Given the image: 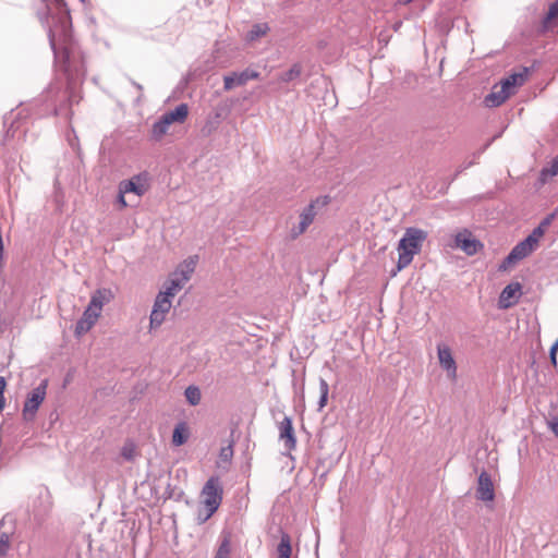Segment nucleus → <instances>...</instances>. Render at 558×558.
<instances>
[{
	"label": "nucleus",
	"mask_w": 558,
	"mask_h": 558,
	"mask_svg": "<svg viewBox=\"0 0 558 558\" xmlns=\"http://www.w3.org/2000/svg\"><path fill=\"white\" fill-rule=\"evenodd\" d=\"M49 41L56 62L62 71L69 72L76 62L81 61L80 51L72 38L71 16L65 9H60L56 15L51 16Z\"/></svg>",
	"instance_id": "1"
},
{
	"label": "nucleus",
	"mask_w": 558,
	"mask_h": 558,
	"mask_svg": "<svg viewBox=\"0 0 558 558\" xmlns=\"http://www.w3.org/2000/svg\"><path fill=\"white\" fill-rule=\"evenodd\" d=\"M113 299L114 294L109 288L95 290L90 295L88 305L75 325L74 335L82 337L92 330L101 317L104 306L109 304Z\"/></svg>",
	"instance_id": "2"
},
{
	"label": "nucleus",
	"mask_w": 558,
	"mask_h": 558,
	"mask_svg": "<svg viewBox=\"0 0 558 558\" xmlns=\"http://www.w3.org/2000/svg\"><path fill=\"white\" fill-rule=\"evenodd\" d=\"M427 232L417 228H408L398 243L397 271L407 268L414 256L420 254Z\"/></svg>",
	"instance_id": "3"
},
{
	"label": "nucleus",
	"mask_w": 558,
	"mask_h": 558,
	"mask_svg": "<svg viewBox=\"0 0 558 558\" xmlns=\"http://www.w3.org/2000/svg\"><path fill=\"white\" fill-rule=\"evenodd\" d=\"M223 497V487L220 477L210 476L201 490V500L207 515L211 517L220 507Z\"/></svg>",
	"instance_id": "4"
},
{
	"label": "nucleus",
	"mask_w": 558,
	"mask_h": 558,
	"mask_svg": "<svg viewBox=\"0 0 558 558\" xmlns=\"http://www.w3.org/2000/svg\"><path fill=\"white\" fill-rule=\"evenodd\" d=\"M330 203V197L328 195L319 196L313 199L300 214V221L298 226H294L291 229V236L293 239L299 238L303 234L307 228L313 223L317 209L326 207Z\"/></svg>",
	"instance_id": "5"
},
{
	"label": "nucleus",
	"mask_w": 558,
	"mask_h": 558,
	"mask_svg": "<svg viewBox=\"0 0 558 558\" xmlns=\"http://www.w3.org/2000/svg\"><path fill=\"white\" fill-rule=\"evenodd\" d=\"M189 116V107L186 104L179 105L174 110L166 112L158 122L153 126V134L160 138L167 132L172 123H183Z\"/></svg>",
	"instance_id": "6"
},
{
	"label": "nucleus",
	"mask_w": 558,
	"mask_h": 558,
	"mask_svg": "<svg viewBox=\"0 0 558 558\" xmlns=\"http://www.w3.org/2000/svg\"><path fill=\"white\" fill-rule=\"evenodd\" d=\"M48 388V379H44L36 388H34L27 396L23 407V417L26 421H32L36 416V413L40 404L46 399Z\"/></svg>",
	"instance_id": "7"
},
{
	"label": "nucleus",
	"mask_w": 558,
	"mask_h": 558,
	"mask_svg": "<svg viewBox=\"0 0 558 558\" xmlns=\"http://www.w3.org/2000/svg\"><path fill=\"white\" fill-rule=\"evenodd\" d=\"M149 189V177L147 173H140L130 180H124L119 184V192L122 194L134 193L137 196L144 195Z\"/></svg>",
	"instance_id": "8"
},
{
	"label": "nucleus",
	"mask_w": 558,
	"mask_h": 558,
	"mask_svg": "<svg viewBox=\"0 0 558 558\" xmlns=\"http://www.w3.org/2000/svg\"><path fill=\"white\" fill-rule=\"evenodd\" d=\"M172 306L171 300H168L167 296L163 295H157L150 317H149V328L156 329L161 326V324L165 322L167 314L169 313L170 308Z\"/></svg>",
	"instance_id": "9"
},
{
	"label": "nucleus",
	"mask_w": 558,
	"mask_h": 558,
	"mask_svg": "<svg viewBox=\"0 0 558 558\" xmlns=\"http://www.w3.org/2000/svg\"><path fill=\"white\" fill-rule=\"evenodd\" d=\"M454 243L456 247L461 248L468 255H475L483 248V244L468 229L457 233Z\"/></svg>",
	"instance_id": "10"
},
{
	"label": "nucleus",
	"mask_w": 558,
	"mask_h": 558,
	"mask_svg": "<svg viewBox=\"0 0 558 558\" xmlns=\"http://www.w3.org/2000/svg\"><path fill=\"white\" fill-rule=\"evenodd\" d=\"M529 69L522 68L518 72L509 74L500 81L502 88H506L510 96H513L518 89L525 84L529 78Z\"/></svg>",
	"instance_id": "11"
},
{
	"label": "nucleus",
	"mask_w": 558,
	"mask_h": 558,
	"mask_svg": "<svg viewBox=\"0 0 558 558\" xmlns=\"http://www.w3.org/2000/svg\"><path fill=\"white\" fill-rule=\"evenodd\" d=\"M537 247H535L530 241L524 239L519 242L509 253L502 264V268L506 269L508 265L514 264L529 255H531Z\"/></svg>",
	"instance_id": "12"
},
{
	"label": "nucleus",
	"mask_w": 558,
	"mask_h": 558,
	"mask_svg": "<svg viewBox=\"0 0 558 558\" xmlns=\"http://www.w3.org/2000/svg\"><path fill=\"white\" fill-rule=\"evenodd\" d=\"M477 498L485 502H490L495 499V488L492 476L486 472H481L477 481L476 489Z\"/></svg>",
	"instance_id": "13"
},
{
	"label": "nucleus",
	"mask_w": 558,
	"mask_h": 558,
	"mask_svg": "<svg viewBox=\"0 0 558 558\" xmlns=\"http://www.w3.org/2000/svg\"><path fill=\"white\" fill-rule=\"evenodd\" d=\"M259 73L252 70H245L243 72H232L223 77V87L226 90H230L235 86H242L250 80L258 78Z\"/></svg>",
	"instance_id": "14"
},
{
	"label": "nucleus",
	"mask_w": 558,
	"mask_h": 558,
	"mask_svg": "<svg viewBox=\"0 0 558 558\" xmlns=\"http://www.w3.org/2000/svg\"><path fill=\"white\" fill-rule=\"evenodd\" d=\"M522 294V286L519 282H512L501 291L498 305L500 308H509L514 305Z\"/></svg>",
	"instance_id": "15"
},
{
	"label": "nucleus",
	"mask_w": 558,
	"mask_h": 558,
	"mask_svg": "<svg viewBox=\"0 0 558 558\" xmlns=\"http://www.w3.org/2000/svg\"><path fill=\"white\" fill-rule=\"evenodd\" d=\"M437 355L440 366L447 371L450 378L454 379L457 377V364L452 356L451 349L446 344H438Z\"/></svg>",
	"instance_id": "16"
},
{
	"label": "nucleus",
	"mask_w": 558,
	"mask_h": 558,
	"mask_svg": "<svg viewBox=\"0 0 558 558\" xmlns=\"http://www.w3.org/2000/svg\"><path fill=\"white\" fill-rule=\"evenodd\" d=\"M511 96L501 83L495 84L488 95L484 98V104L488 108L499 107L505 104Z\"/></svg>",
	"instance_id": "17"
},
{
	"label": "nucleus",
	"mask_w": 558,
	"mask_h": 558,
	"mask_svg": "<svg viewBox=\"0 0 558 558\" xmlns=\"http://www.w3.org/2000/svg\"><path fill=\"white\" fill-rule=\"evenodd\" d=\"M280 439L284 442L287 450H293L296 445L293 425L290 417H284L279 425Z\"/></svg>",
	"instance_id": "18"
},
{
	"label": "nucleus",
	"mask_w": 558,
	"mask_h": 558,
	"mask_svg": "<svg viewBox=\"0 0 558 558\" xmlns=\"http://www.w3.org/2000/svg\"><path fill=\"white\" fill-rule=\"evenodd\" d=\"M197 263L196 256H191L182 262L178 268L172 272L175 277H179L185 283L191 279L192 274L195 270Z\"/></svg>",
	"instance_id": "19"
},
{
	"label": "nucleus",
	"mask_w": 558,
	"mask_h": 558,
	"mask_svg": "<svg viewBox=\"0 0 558 558\" xmlns=\"http://www.w3.org/2000/svg\"><path fill=\"white\" fill-rule=\"evenodd\" d=\"M184 286V281L171 274L165 283L163 290H161L158 295H163L167 296L168 300H171Z\"/></svg>",
	"instance_id": "20"
},
{
	"label": "nucleus",
	"mask_w": 558,
	"mask_h": 558,
	"mask_svg": "<svg viewBox=\"0 0 558 558\" xmlns=\"http://www.w3.org/2000/svg\"><path fill=\"white\" fill-rule=\"evenodd\" d=\"M190 432L186 423H179L172 434V444L177 447L182 446L189 439Z\"/></svg>",
	"instance_id": "21"
},
{
	"label": "nucleus",
	"mask_w": 558,
	"mask_h": 558,
	"mask_svg": "<svg viewBox=\"0 0 558 558\" xmlns=\"http://www.w3.org/2000/svg\"><path fill=\"white\" fill-rule=\"evenodd\" d=\"M278 558H290L292 553L291 538L288 534L281 536L277 547Z\"/></svg>",
	"instance_id": "22"
},
{
	"label": "nucleus",
	"mask_w": 558,
	"mask_h": 558,
	"mask_svg": "<svg viewBox=\"0 0 558 558\" xmlns=\"http://www.w3.org/2000/svg\"><path fill=\"white\" fill-rule=\"evenodd\" d=\"M269 31L267 23L255 24L252 29L247 33V39L253 41L265 36Z\"/></svg>",
	"instance_id": "23"
},
{
	"label": "nucleus",
	"mask_w": 558,
	"mask_h": 558,
	"mask_svg": "<svg viewBox=\"0 0 558 558\" xmlns=\"http://www.w3.org/2000/svg\"><path fill=\"white\" fill-rule=\"evenodd\" d=\"M231 541L229 536H225L221 541L214 558H230Z\"/></svg>",
	"instance_id": "24"
},
{
	"label": "nucleus",
	"mask_w": 558,
	"mask_h": 558,
	"mask_svg": "<svg viewBox=\"0 0 558 558\" xmlns=\"http://www.w3.org/2000/svg\"><path fill=\"white\" fill-rule=\"evenodd\" d=\"M184 395H185V398L189 401V403L192 405H197L201 402V398H202L201 390L196 386H189L185 389Z\"/></svg>",
	"instance_id": "25"
},
{
	"label": "nucleus",
	"mask_w": 558,
	"mask_h": 558,
	"mask_svg": "<svg viewBox=\"0 0 558 558\" xmlns=\"http://www.w3.org/2000/svg\"><path fill=\"white\" fill-rule=\"evenodd\" d=\"M558 174V156L551 161L549 167L543 168L541 171L542 182H546L549 178Z\"/></svg>",
	"instance_id": "26"
},
{
	"label": "nucleus",
	"mask_w": 558,
	"mask_h": 558,
	"mask_svg": "<svg viewBox=\"0 0 558 558\" xmlns=\"http://www.w3.org/2000/svg\"><path fill=\"white\" fill-rule=\"evenodd\" d=\"M301 75V66L299 64H294L290 70L282 73L280 80L282 82H290Z\"/></svg>",
	"instance_id": "27"
},
{
	"label": "nucleus",
	"mask_w": 558,
	"mask_h": 558,
	"mask_svg": "<svg viewBox=\"0 0 558 558\" xmlns=\"http://www.w3.org/2000/svg\"><path fill=\"white\" fill-rule=\"evenodd\" d=\"M319 390H320V399H319V409H323L327 404L329 386L325 379H320L319 381Z\"/></svg>",
	"instance_id": "28"
},
{
	"label": "nucleus",
	"mask_w": 558,
	"mask_h": 558,
	"mask_svg": "<svg viewBox=\"0 0 558 558\" xmlns=\"http://www.w3.org/2000/svg\"><path fill=\"white\" fill-rule=\"evenodd\" d=\"M121 454L125 460H132L136 456V447L132 441L125 442L121 449Z\"/></svg>",
	"instance_id": "29"
},
{
	"label": "nucleus",
	"mask_w": 558,
	"mask_h": 558,
	"mask_svg": "<svg viewBox=\"0 0 558 558\" xmlns=\"http://www.w3.org/2000/svg\"><path fill=\"white\" fill-rule=\"evenodd\" d=\"M10 546V536L5 532H0V557L8 554Z\"/></svg>",
	"instance_id": "30"
},
{
	"label": "nucleus",
	"mask_w": 558,
	"mask_h": 558,
	"mask_svg": "<svg viewBox=\"0 0 558 558\" xmlns=\"http://www.w3.org/2000/svg\"><path fill=\"white\" fill-rule=\"evenodd\" d=\"M544 235L545 233H543L542 230L536 227L533 229L531 234L527 235L526 240L530 241L535 247H538L539 241Z\"/></svg>",
	"instance_id": "31"
},
{
	"label": "nucleus",
	"mask_w": 558,
	"mask_h": 558,
	"mask_svg": "<svg viewBox=\"0 0 558 558\" xmlns=\"http://www.w3.org/2000/svg\"><path fill=\"white\" fill-rule=\"evenodd\" d=\"M556 218V213H551L549 215H547L541 222L539 225L537 226L538 229L542 230L543 233H546V231L548 230V228L551 226L553 221L555 220Z\"/></svg>",
	"instance_id": "32"
},
{
	"label": "nucleus",
	"mask_w": 558,
	"mask_h": 558,
	"mask_svg": "<svg viewBox=\"0 0 558 558\" xmlns=\"http://www.w3.org/2000/svg\"><path fill=\"white\" fill-rule=\"evenodd\" d=\"M219 456L221 460H223L225 462H229L233 456L232 446L229 445L227 447L221 448Z\"/></svg>",
	"instance_id": "33"
},
{
	"label": "nucleus",
	"mask_w": 558,
	"mask_h": 558,
	"mask_svg": "<svg viewBox=\"0 0 558 558\" xmlns=\"http://www.w3.org/2000/svg\"><path fill=\"white\" fill-rule=\"evenodd\" d=\"M7 388V381L4 377L0 376V412L4 409L5 399H4V390Z\"/></svg>",
	"instance_id": "34"
},
{
	"label": "nucleus",
	"mask_w": 558,
	"mask_h": 558,
	"mask_svg": "<svg viewBox=\"0 0 558 558\" xmlns=\"http://www.w3.org/2000/svg\"><path fill=\"white\" fill-rule=\"evenodd\" d=\"M556 17H558V0H556L554 3L550 4L547 15H546V20L550 21Z\"/></svg>",
	"instance_id": "35"
},
{
	"label": "nucleus",
	"mask_w": 558,
	"mask_h": 558,
	"mask_svg": "<svg viewBox=\"0 0 558 558\" xmlns=\"http://www.w3.org/2000/svg\"><path fill=\"white\" fill-rule=\"evenodd\" d=\"M558 339L550 348V361L554 366L557 365Z\"/></svg>",
	"instance_id": "36"
},
{
	"label": "nucleus",
	"mask_w": 558,
	"mask_h": 558,
	"mask_svg": "<svg viewBox=\"0 0 558 558\" xmlns=\"http://www.w3.org/2000/svg\"><path fill=\"white\" fill-rule=\"evenodd\" d=\"M549 429L554 433V435L558 438V417L553 418L548 423Z\"/></svg>",
	"instance_id": "37"
},
{
	"label": "nucleus",
	"mask_w": 558,
	"mask_h": 558,
	"mask_svg": "<svg viewBox=\"0 0 558 558\" xmlns=\"http://www.w3.org/2000/svg\"><path fill=\"white\" fill-rule=\"evenodd\" d=\"M124 195H125V194H122V192H119V198H118V202H119V204H120V207H121V208H125V207H128V203H126V201H125V196H124Z\"/></svg>",
	"instance_id": "38"
},
{
	"label": "nucleus",
	"mask_w": 558,
	"mask_h": 558,
	"mask_svg": "<svg viewBox=\"0 0 558 558\" xmlns=\"http://www.w3.org/2000/svg\"><path fill=\"white\" fill-rule=\"evenodd\" d=\"M413 0H399V2L402 3V4H409Z\"/></svg>",
	"instance_id": "39"
}]
</instances>
